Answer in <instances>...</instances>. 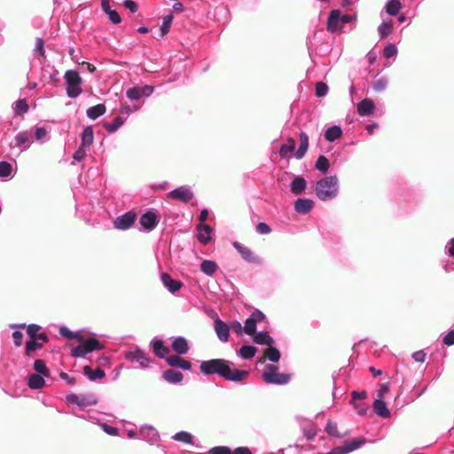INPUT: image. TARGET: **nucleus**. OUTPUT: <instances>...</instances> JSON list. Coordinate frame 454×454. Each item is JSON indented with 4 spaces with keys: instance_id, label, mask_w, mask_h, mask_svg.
Listing matches in <instances>:
<instances>
[{
    "instance_id": "nucleus-20",
    "label": "nucleus",
    "mask_w": 454,
    "mask_h": 454,
    "mask_svg": "<svg viewBox=\"0 0 454 454\" xmlns=\"http://www.w3.org/2000/svg\"><path fill=\"white\" fill-rule=\"evenodd\" d=\"M166 362L171 367L181 368L184 371H190L192 369L191 362L182 358L179 355H171L166 357Z\"/></svg>"
},
{
    "instance_id": "nucleus-21",
    "label": "nucleus",
    "mask_w": 454,
    "mask_h": 454,
    "mask_svg": "<svg viewBox=\"0 0 454 454\" xmlns=\"http://www.w3.org/2000/svg\"><path fill=\"white\" fill-rule=\"evenodd\" d=\"M372 409L376 415L382 419H388L391 417V412L387 406L386 402L381 398H376L372 403Z\"/></svg>"
},
{
    "instance_id": "nucleus-62",
    "label": "nucleus",
    "mask_w": 454,
    "mask_h": 454,
    "mask_svg": "<svg viewBox=\"0 0 454 454\" xmlns=\"http://www.w3.org/2000/svg\"><path fill=\"white\" fill-rule=\"evenodd\" d=\"M101 427H102L103 431L109 435L115 436V435H118V434H119L118 428L112 427L106 423H103L101 425Z\"/></svg>"
},
{
    "instance_id": "nucleus-27",
    "label": "nucleus",
    "mask_w": 454,
    "mask_h": 454,
    "mask_svg": "<svg viewBox=\"0 0 454 454\" xmlns=\"http://www.w3.org/2000/svg\"><path fill=\"white\" fill-rule=\"evenodd\" d=\"M251 337L258 345H266L270 347L274 344V339L265 331L255 332Z\"/></svg>"
},
{
    "instance_id": "nucleus-8",
    "label": "nucleus",
    "mask_w": 454,
    "mask_h": 454,
    "mask_svg": "<svg viewBox=\"0 0 454 454\" xmlns=\"http://www.w3.org/2000/svg\"><path fill=\"white\" fill-rule=\"evenodd\" d=\"M66 399L68 403L76 404L82 408L98 403V397L94 394L81 395L69 394L66 396Z\"/></svg>"
},
{
    "instance_id": "nucleus-19",
    "label": "nucleus",
    "mask_w": 454,
    "mask_h": 454,
    "mask_svg": "<svg viewBox=\"0 0 454 454\" xmlns=\"http://www.w3.org/2000/svg\"><path fill=\"white\" fill-rule=\"evenodd\" d=\"M233 247L239 253L244 261L253 263H258L260 262L259 258L248 247L237 241L233 243Z\"/></svg>"
},
{
    "instance_id": "nucleus-49",
    "label": "nucleus",
    "mask_w": 454,
    "mask_h": 454,
    "mask_svg": "<svg viewBox=\"0 0 454 454\" xmlns=\"http://www.w3.org/2000/svg\"><path fill=\"white\" fill-rule=\"evenodd\" d=\"M34 369L37 372L36 374H41L45 377L50 376V371L47 368L45 362L42 359H36L34 362Z\"/></svg>"
},
{
    "instance_id": "nucleus-59",
    "label": "nucleus",
    "mask_w": 454,
    "mask_h": 454,
    "mask_svg": "<svg viewBox=\"0 0 454 454\" xmlns=\"http://www.w3.org/2000/svg\"><path fill=\"white\" fill-rule=\"evenodd\" d=\"M83 146H79L78 149L74 153L73 159L75 161L81 162L87 155V153Z\"/></svg>"
},
{
    "instance_id": "nucleus-13",
    "label": "nucleus",
    "mask_w": 454,
    "mask_h": 454,
    "mask_svg": "<svg viewBox=\"0 0 454 454\" xmlns=\"http://www.w3.org/2000/svg\"><path fill=\"white\" fill-rule=\"evenodd\" d=\"M263 380L271 385H286L291 380V374L278 372H264L262 374Z\"/></svg>"
},
{
    "instance_id": "nucleus-31",
    "label": "nucleus",
    "mask_w": 454,
    "mask_h": 454,
    "mask_svg": "<svg viewBox=\"0 0 454 454\" xmlns=\"http://www.w3.org/2000/svg\"><path fill=\"white\" fill-rule=\"evenodd\" d=\"M83 373L90 381L101 380L106 376L104 370H102L101 368L98 367L95 370H93L89 365H85L83 367Z\"/></svg>"
},
{
    "instance_id": "nucleus-41",
    "label": "nucleus",
    "mask_w": 454,
    "mask_h": 454,
    "mask_svg": "<svg viewBox=\"0 0 454 454\" xmlns=\"http://www.w3.org/2000/svg\"><path fill=\"white\" fill-rule=\"evenodd\" d=\"M125 121L126 119L122 116H117L112 122L105 123L104 128L109 133H114L124 124Z\"/></svg>"
},
{
    "instance_id": "nucleus-28",
    "label": "nucleus",
    "mask_w": 454,
    "mask_h": 454,
    "mask_svg": "<svg viewBox=\"0 0 454 454\" xmlns=\"http://www.w3.org/2000/svg\"><path fill=\"white\" fill-rule=\"evenodd\" d=\"M200 269L205 275L213 277L219 267L215 261L204 259L200 262Z\"/></svg>"
},
{
    "instance_id": "nucleus-64",
    "label": "nucleus",
    "mask_w": 454,
    "mask_h": 454,
    "mask_svg": "<svg viewBox=\"0 0 454 454\" xmlns=\"http://www.w3.org/2000/svg\"><path fill=\"white\" fill-rule=\"evenodd\" d=\"M255 229L259 234H269L271 231V228L263 222L259 223Z\"/></svg>"
},
{
    "instance_id": "nucleus-47",
    "label": "nucleus",
    "mask_w": 454,
    "mask_h": 454,
    "mask_svg": "<svg viewBox=\"0 0 454 454\" xmlns=\"http://www.w3.org/2000/svg\"><path fill=\"white\" fill-rule=\"evenodd\" d=\"M13 110L16 115H22L24 114H27L29 110L28 104L27 102L26 98H21L17 100L13 104Z\"/></svg>"
},
{
    "instance_id": "nucleus-61",
    "label": "nucleus",
    "mask_w": 454,
    "mask_h": 454,
    "mask_svg": "<svg viewBox=\"0 0 454 454\" xmlns=\"http://www.w3.org/2000/svg\"><path fill=\"white\" fill-rule=\"evenodd\" d=\"M250 317L256 325L257 323L262 322L266 319V316L264 315V313L259 309H255L254 311H253Z\"/></svg>"
},
{
    "instance_id": "nucleus-50",
    "label": "nucleus",
    "mask_w": 454,
    "mask_h": 454,
    "mask_svg": "<svg viewBox=\"0 0 454 454\" xmlns=\"http://www.w3.org/2000/svg\"><path fill=\"white\" fill-rule=\"evenodd\" d=\"M12 166L6 160L0 161V177L6 178L12 176Z\"/></svg>"
},
{
    "instance_id": "nucleus-2",
    "label": "nucleus",
    "mask_w": 454,
    "mask_h": 454,
    "mask_svg": "<svg viewBox=\"0 0 454 454\" xmlns=\"http://www.w3.org/2000/svg\"><path fill=\"white\" fill-rule=\"evenodd\" d=\"M340 182L337 176H328L320 178L315 185V194L321 201L335 200L339 195Z\"/></svg>"
},
{
    "instance_id": "nucleus-60",
    "label": "nucleus",
    "mask_w": 454,
    "mask_h": 454,
    "mask_svg": "<svg viewBox=\"0 0 454 454\" xmlns=\"http://www.w3.org/2000/svg\"><path fill=\"white\" fill-rule=\"evenodd\" d=\"M106 14H107V16H108L109 20L112 21V23L119 24L121 22V17L118 13L117 11L112 9L109 12H107Z\"/></svg>"
},
{
    "instance_id": "nucleus-1",
    "label": "nucleus",
    "mask_w": 454,
    "mask_h": 454,
    "mask_svg": "<svg viewBox=\"0 0 454 454\" xmlns=\"http://www.w3.org/2000/svg\"><path fill=\"white\" fill-rule=\"evenodd\" d=\"M232 366L233 363L230 360L213 358L201 361L200 364V371L206 376L218 375L232 382H241L248 377V371L233 368Z\"/></svg>"
},
{
    "instance_id": "nucleus-36",
    "label": "nucleus",
    "mask_w": 454,
    "mask_h": 454,
    "mask_svg": "<svg viewBox=\"0 0 454 454\" xmlns=\"http://www.w3.org/2000/svg\"><path fill=\"white\" fill-rule=\"evenodd\" d=\"M301 429L303 436L307 440H311L315 438L318 431L317 426L313 422L302 425Z\"/></svg>"
},
{
    "instance_id": "nucleus-15",
    "label": "nucleus",
    "mask_w": 454,
    "mask_h": 454,
    "mask_svg": "<svg viewBox=\"0 0 454 454\" xmlns=\"http://www.w3.org/2000/svg\"><path fill=\"white\" fill-rule=\"evenodd\" d=\"M160 280H161V283L164 286V287L167 288L168 291L172 294H176V292L181 290V288L184 286V284L182 281L174 279L167 272H163L160 274Z\"/></svg>"
},
{
    "instance_id": "nucleus-7",
    "label": "nucleus",
    "mask_w": 454,
    "mask_h": 454,
    "mask_svg": "<svg viewBox=\"0 0 454 454\" xmlns=\"http://www.w3.org/2000/svg\"><path fill=\"white\" fill-rule=\"evenodd\" d=\"M136 219H137L136 212L130 210V211H128V212L117 216L114 220L113 224L116 230L127 231L134 225Z\"/></svg>"
},
{
    "instance_id": "nucleus-26",
    "label": "nucleus",
    "mask_w": 454,
    "mask_h": 454,
    "mask_svg": "<svg viewBox=\"0 0 454 454\" xmlns=\"http://www.w3.org/2000/svg\"><path fill=\"white\" fill-rule=\"evenodd\" d=\"M30 131L33 136V139L40 144H43L50 139L48 130L44 127L33 126L30 128Z\"/></svg>"
},
{
    "instance_id": "nucleus-16",
    "label": "nucleus",
    "mask_w": 454,
    "mask_h": 454,
    "mask_svg": "<svg viewBox=\"0 0 454 454\" xmlns=\"http://www.w3.org/2000/svg\"><path fill=\"white\" fill-rule=\"evenodd\" d=\"M171 348L176 355L183 356L188 353L190 343L187 339L183 336L171 337Z\"/></svg>"
},
{
    "instance_id": "nucleus-32",
    "label": "nucleus",
    "mask_w": 454,
    "mask_h": 454,
    "mask_svg": "<svg viewBox=\"0 0 454 454\" xmlns=\"http://www.w3.org/2000/svg\"><path fill=\"white\" fill-rule=\"evenodd\" d=\"M342 129L340 125H333L325 131V139L328 142H333L342 136Z\"/></svg>"
},
{
    "instance_id": "nucleus-35",
    "label": "nucleus",
    "mask_w": 454,
    "mask_h": 454,
    "mask_svg": "<svg viewBox=\"0 0 454 454\" xmlns=\"http://www.w3.org/2000/svg\"><path fill=\"white\" fill-rule=\"evenodd\" d=\"M43 375L33 373L28 377L27 385L32 389H40L45 385Z\"/></svg>"
},
{
    "instance_id": "nucleus-63",
    "label": "nucleus",
    "mask_w": 454,
    "mask_h": 454,
    "mask_svg": "<svg viewBox=\"0 0 454 454\" xmlns=\"http://www.w3.org/2000/svg\"><path fill=\"white\" fill-rule=\"evenodd\" d=\"M35 51L39 53L41 57L45 59V51L43 48V40L42 38H36Z\"/></svg>"
},
{
    "instance_id": "nucleus-6",
    "label": "nucleus",
    "mask_w": 454,
    "mask_h": 454,
    "mask_svg": "<svg viewBox=\"0 0 454 454\" xmlns=\"http://www.w3.org/2000/svg\"><path fill=\"white\" fill-rule=\"evenodd\" d=\"M123 356L128 362L138 364L139 367L142 369L148 368L152 362L148 355L137 347L126 351Z\"/></svg>"
},
{
    "instance_id": "nucleus-17",
    "label": "nucleus",
    "mask_w": 454,
    "mask_h": 454,
    "mask_svg": "<svg viewBox=\"0 0 454 454\" xmlns=\"http://www.w3.org/2000/svg\"><path fill=\"white\" fill-rule=\"evenodd\" d=\"M314 205L315 203L311 199L298 198L294 203V207L298 214L307 215L312 210Z\"/></svg>"
},
{
    "instance_id": "nucleus-44",
    "label": "nucleus",
    "mask_w": 454,
    "mask_h": 454,
    "mask_svg": "<svg viewBox=\"0 0 454 454\" xmlns=\"http://www.w3.org/2000/svg\"><path fill=\"white\" fill-rule=\"evenodd\" d=\"M43 343H40L36 339H30L25 344V356L27 357L32 356V353L42 348Z\"/></svg>"
},
{
    "instance_id": "nucleus-51",
    "label": "nucleus",
    "mask_w": 454,
    "mask_h": 454,
    "mask_svg": "<svg viewBox=\"0 0 454 454\" xmlns=\"http://www.w3.org/2000/svg\"><path fill=\"white\" fill-rule=\"evenodd\" d=\"M387 85V79L386 77H380L372 82V88L377 92L384 91Z\"/></svg>"
},
{
    "instance_id": "nucleus-39",
    "label": "nucleus",
    "mask_w": 454,
    "mask_h": 454,
    "mask_svg": "<svg viewBox=\"0 0 454 454\" xmlns=\"http://www.w3.org/2000/svg\"><path fill=\"white\" fill-rule=\"evenodd\" d=\"M256 348L253 345H242L238 350V355L243 359H252L256 354Z\"/></svg>"
},
{
    "instance_id": "nucleus-11",
    "label": "nucleus",
    "mask_w": 454,
    "mask_h": 454,
    "mask_svg": "<svg viewBox=\"0 0 454 454\" xmlns=\"http://www.w3.org/2000/svg\"><path fill=\"white\" fill-rule=\"evenodd\" d=\"M160 222V216L153 210L145 212L139 218V223L146 232L153 231Z\"/></svg>"
},
{
    "instance_id": "nucleus-14",
    "label": "nucleus",
    "mask_w": 454,
    "mask_h": 454,
    "mask_svg": "<svg viewBox=\"0 0 454 454\" xmlns=\"http://www.w3.org/2000/svg\"><path fill=\"white\" fill-rule=\"evenodd\" d=\"M139 438L149 444H155L160 440V434L153 426L145 425L139 428Z\"/></svg>"
},
{
    "instance_id": "nucleus-22",
    "label": "nucleus",
    "mask_w": 454,
    "mask_h": 454,
    "mask_svg": "<svg viewBox=\"0 0 454 454\" xmlns=\"http://www.w3.org/2000/svg\"><path fill=\"white\" fill-rule=\"evenodd\" d=\"M307 187L306 179L301 176H295L290 183V191L293 194L298 196L301 195Z\"/></svg>"
},
{
    "instance_id": "nucleus-23",
    "label": "nucleus",
    "mask_w": 454,
    "mask_h": 454,
    "mask_svg": "<svg viewBox=\"0 0 454 454\" xmlns=\"http://www.w3.org/2000/svg\"><path fill=\"white\" fill-rule=\"evenodd\" d=\"M214 326L218 339L223 342H226L230 336L229 326L219 318L215 320Z\"/></svg>"
},
{
    "instance_id": "nucleus-25",
    "label": "nucleus",
    "mask_w": 454,
    "mask_h": 454,
    "mask_svg": "<svg viewBox=\"0 0 454 454\" xmlns=\"http://www.w3.org/2000/svg\"><path fill=\"white\" fill-rule=\"evenodd\" d=\"M375 110V104L370 98H364L357 105V113L361 116L371 115Z\"/></svg>"
},
{
    "instance_id": "nucleus-40",
    "label": "nucleus",
    "mask_w": 454,
    "mask_h": 454,
    "mask_svg": "<svg viewBox=\"0 0 454 454\" xmlns=\"http://www.w3.org/2000/svg\"><path fill=\"white\" fill-rule=\"evenodd\" d=\"M59 334L62 337L67 338V340H76L78 341H83V336L80 332H73L69 330L67 326H61L59 328Z\"/></svg>"
},
{
    "instance_id": "nucleus-42",
    "label": "nucleus",
    "mask_w": 454,
    "mask_h": 454,
    "mask_svg": "<svg viewBox=\"0 0 454 454\" xmlns=\"http://www.w3.org/2000/svg\"><path fill=\"white\" fill-rule=\"evenodd\" d=\"M295 140L293 137L287 138V144H283L279 147V155L281 158H286L290 153L295 149Z\"/></svg>"
},
{
    "instance_id": "nucleus-24",
    "label": "nucleus",
    "mask_w": 454,
    "mask_h": 454,
    "mask_svg": "<svg viewBox=\"0 0 454 454\" xmlns=\"http://www.w3.org/2000/svg\"><path fill=\"white\" fill-rule=\"evenodd\" d=\"M151 346L155 356L161 359H166V356L170 352L169 348L163 344V341L156 337L152 340Z\"/></svg>"
},
{
    "instance_id": "nucleus-34",
    "label": "nucleus",
    "mask_w": 454,
    "mask_h": 454,
    "mask_svg": "<svg viewBox=\"0 0 454 454\" xmlns=\"http://www.w3.org/2000/svg\"><path fill=\"white\" fill-rule=\"evenodd\" d=\"M94 141V132L91 126L83 129L81 136V146L90 147Z\"/></svg>"
},
{
    "instance_id": "nucleus-3",
    "label": "nucleus",
    "mask_w": 454,
    "mask_h": 454,
    "mask_svg": "<svg viewBox=\"0 0 454 454\" xmlns=\"http://www.w3.org/2000/svg\"><path fill=\"white\" fill-rule=\"evenodd\" d=\"M356 20V15L342 13L340 10L334 9L329 12L326 28L330 33L337 31L344 32L343 25Z\"/></svg>"
},
{
    "instance_id": "nucleus-45",
    "label": "nucleus",
    "mask_w": 454,
    "mask_h": 454,
    "mask_svg": "<svg viewBox=\"0 0 454 454\" xmlns=\"http://www.w3.org/2000/svg\"><path fill=\"white\" fill-rule=\"evenodd\" d=\"M325 432L334 438H342L348 434V433L340 434L338 431L337 423L328 419L325 427Z\"/></svg>"
},
{
    "instance_id": "nucleus-38",
    "label": "nucleus",
    "mask_w": 454,
    "mask_h": 454,
    "mask_svg": "<svg viewBox=\"0 0 454 454\" xmlns=\"http://www.w3.org/2000/svg\"><path fill=\"white\" fill-rule=\"evenodd\" d=\"M106 113V106L104 104H98L94 106L89 107L86 111L88 118L96 120Z\"/></svg>"
},
{
    "instance_id": "nucleus-57",
    "label": "nucleus",
    "mask_w": 454,
    "mask_h": 454,
    "mask_svg": "<svg viewBox=\"0 0 454 454\" xmlns=\"http://www.w3.org/2000/svg\"><path fill=\"white\" fill-rule=\"evenodd\" d=\"M208 454H232L231 449L226 446H216L209 450Z\"/></svg>"
},
{
    "instance_id": "nucleus-43",
    "label": "nucleus",
    "mask_w": 454,
    "mask_h": 454,
    "mask_svg": "<svg viewBox=\"0 0 454 454\" xmlns=\"http://www.w3.org/2000/svg\"><path fill=\"white\" fill-rule=\"evenodd\" d=\"M402 8V4L400 0H387L385 10L387 14L390 16H395L399 13Z\"/></svg>"
},
{
    "instance_id": "nucleus-46",
    "label": "nucleus",
    "mask_w": 454,
    "mask_h": 454,
    "mask_svg": "<svg viewBox=\"0 0 454 454\" xmlns=\"http://www.w3.org/2000/svg\"><path fill=\"white\" fill-rule=\"evenodd\" d=\"M315 168L322 174H326L330 168L328 159L325 155H319L316 160Z\"/></svg>"
},
{
    "instance_id": "nucleus-18",
    "label": "nucleus",
    "mask_w": 454,
    "mask_h": 454,
    "mask_svg": "<svg viewBox=\"0 0 454 454\" xmlns=\"http://www.w3.org/2000/svg\"><path fill=\"white\" fill-rule=\"evenodd\" d=\"M196 238L203 245H207L211 240L212 228L208 224L199 223L196 227Z\"/></svg>"
},
{
    "instance_id": "nucleus-54",
    "label": "nucleus",
    "mask_w": 454,
    "mask_h": 454,
    "mask_svg": "<svg viewBox=\"0 0 454 454\" xmlns=\"http://www.w3.org/2000/svg\"><path fill=\"white\" fill-rule=\"evenodd\" d=\"M315 93L318 98L325 97L328 93V86L324 82H317L315 86Z\"/></svg>"
},
{
    "instance_id": "nucleus-58",
    "label": "nucleus",
    "mask_w": 454,
    "mask_h": 454,
    "mask_svg": "<svg viewBox=\"0 0 454 454\" xmlns=\"http://www.w3.org/2000/svg\"><path fill=\"white\" fill-rule=\"evenodd\" d=\"M41 329V326L36 324H30L27 326V333L30 337V339H35L38 334V331Z\"/></svg>"
},
{
    "instance_id": "nucleus-4",
    "label": "nucleus",
    "mask_w": 454,
    "mask_h": 454,
    "mask_svg": "<svg viewBox=\"0 0 454 454\" xmlns=\"http://www.w3.org/2000/svg\"><path fill=\"white\" fill-rule=\"evenodd\" d=\"M76 347L72 348L70 355L73 357H84L87 354L103 349L104 346L95 338L83 339Z\"/></svg>"
},
{
    "instance_id": "nucleus-55",
    "label": "nucleus",
    "mask_w": 454,
    "mask_h": 454,
    "mask_svg": "<svg viewBox=\"0 0 454 454\" xmlns=\"http://www.w3.org/2000/svg\"><path fill=\"white\" fill-rule=\"evenodd\" d=\"M268 359L272 363H278L280 360L281 354L280 351L272 345L269 347V353L267 356Z\"/></svg>"
},
{
    "instance_id": "nucleus-37",
    "label": "nucleus",
    "mask_w": 454,
    "mask_h": 454,
    "mask_svg": "<svg viewBox=\"0 0 454 454\" xmlns=\"http://www.w3.org/2000/svg\"><path fill=\"white\" fill-rule=\"evenodd\" d=\"M394 22L392 20L381 22L378 27V33L380 39L387 38L393 32Z\"/></svg>"
},
{
    "instance_id": "nucleus-30",
    "label": "nucleus",
    "mask_w": 454,
    "mask_h": 454,
    "mask_svg": "<svg viewBox=\"0 0 454 454\" xmlns=\"http://www.w3.org/2000/svg\"><path fill=\"white\" fill-rule=\"evenodd\" d=\"M162 378L169 383L177 384L183 380L184 375L179 371L168 369L163 372Z\"/></svg>"
},
{
    "instance_id": "nucleus-5",
    "label": "nucleus",
    "mask_w": 454,
    "mask_h": 454,
    "mask_svg": "<svg viewBox=\"0 0 454 454\" xmlns=\"http://www.w3.org/2000/svg\"><path fill=\"white\" fill-rule=\"evenodd\" d=\"M67 82V95L70 98H75L82 93V78L75 70H67L65 74Z\"/></svg>"
},
{
    "instance_id": "nucleus-12",
    "label": "nucleus",
    "mask_w": 454,
    "mask_h": 454,
    "mask_svg": "<svg viewBox=\"0 0 454 454\" xmlns=\"http://www.w3.org/2000/svg\"><path fill=\"white\" fill-rule=\"evenodd\" d=\"M194 197L193 192L188 185H182L168 193V198L188 203Z\"/></svg>"
},
{
    "instance_id": "nucleus-10",
    "label": "nucleus",
    "mask_w": 454,
    "mask_h": 454,
    "mask_svg": "<svg viewBox=\"0 0 454 454\" xmlns=\"http://www.w3.org/2000/svg\"><path fill=\"white\" fill-rule=\"evenodd\" d=\"M33 141L32 133L30 129H28L17 133L13 139V145H11V146L18 147L20 149V152H25L30 147Z\"/></svg>"
},
{
    "instance_id": "nucleus-9",
    "label": "nucleus",
    "mask_w": 454,
    "mask_h": 454,
    "mask_svg": "<svg viewBox=\"0 0 454 454\" xmlns=\"http://www.w3.org/2000/svg\"><path fill=\"white\" fill-rule=\"evenodd\" d=\"M367 441L364 437H354L346 440L342 445L334 447L337 454H348L361 448Z\"/></svg>"
},
{
    "instance_id": "nucleus-33",
    "label": "nucleus",
    "mask_w": 454,
    "mask_h": 454,
    "mask_svg": "<svg viewBox=\"0 0 454 454\" xmlns=\"http://www.w3.org/2000/svg\"><path fill=\"white\" fill-rule=\"evenodd\" d=\"M173 18L174 17L171 13L163 17L158 35L154 36L156 39H161L168 33L173 22Z\"/></svg>"
},
{
    "instance_id": "nucleus-48",
    "label": "nucleus",
    "mask_w": 454,
    "mask_h": 454,
    "mask_svg": "<svg viewBox=\"0 0 454 454\" xmlns=\"http://www.w3.org/2000/svg\"><path fill=\"white\" fill-rule=\"evenodd\" d=\"M173 439L176 442H184L189 445H193V436L191 433L186 431H180L173 435Z\"/></svg>"
},
{
    "instance_id": "nucleus-53",
    "label": "nucleus",
    "mask_w": 454,
    "mask_h": 454,
    "mask_svg": "<svg viewBox=\"0 0 454 454\" xmlns=\"http://www.w3.org/2000/svg\"><path fill=\"white\" fill-rule=\"evenodd\" d=\"M243 329H244L245 333L249 336H252L256 332V324L251 318L250 316H249V317H247L246 319Z\"/></svg>"
},
{
    "instance_id": "nucleus-52",
    "label": "nucleus",
    "mask_w": 454,
    "mask_h": 454,
    "mask_svg": "<svg viewBox=\"0 0 454 454\" xmlns=\"http://www.w3.org/2000/svg\"><path fill=\"white\" fill-rule=\"evenodd\" d=\"M398 50L395 43H389L383 49V55L386 59H391L397 55Z\"/></svg>"
},
{
    "instance_id": "nucleus-56",
    "label": "nucleus",
    "mask_w": 454,
    "mask_h": 454,
    "mask_svg": "<svg viewBox=\"0 0 454 454\" xmlns=\"http://www.w3.org/2000/svg\"><path fill=\"white\" fill-rule=\"evenodd\" d=\"M126 96L132 101L138 100L142 97L139 87L137 86L129 88L126 91Z\"/></svg>"
},
{
    "instance_id": "nucleus-29",
    "label": "nucleus",
    "mask_w": 454,
    "mask_h": 454,
    "mask_svg": "<svg viewBox=\"0 0 454 454\" xmlns=\"http://www.w3.org/2000/svg\"><path fill=\"white\" fill-rule=\"evenodd\" d=\"M299 147L297 149V151L295 152V158L300 160L301 159L306 152L308 151V147H309V137L308 135L301 131L300 133V137H299Z\"/></svg>"
}]
</instances>
